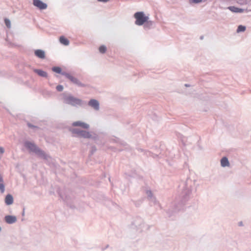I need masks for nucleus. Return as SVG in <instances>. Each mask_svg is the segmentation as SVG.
Returning <instances> with one entry per match:
<instances>
[{
    "mask_svg": "<svg viewBox=\"0 0 251 251\" xmlns=\"http://www.w3.org/2000/svg\"><path fill=\"white\" fill-rule=\"evenodd\" d=\"M52 70L53 72L57 73H61V69L58 67H53V68H52Z\"/></svg>",
    "mask_w": 251,
    "mask_h": 251,
    "instance_id": "18",
    "label": "nucleus"
},
{
    "mask_svg": "<svg viewBox=\"0 0 251 251\" xmlns=\"http://www.w3.org/2000/svg\"><path fill=\"white\" fill-rule=\"evenodd\" d=\"M66 101L68 104L73 106L80 105L81 104V100L73 96H69L66 98Z\"/></svg>",
    "mask_w": 251,
    "mask_h": 251,
    "instance_id": "3",
    "label": "nucleus"
},
{
    "mask_svg": "<svg viewBox=\"0 0 251 251\" xmlns=\"http://www.w3.org/2000/svg\"><path fill=\"white\" fill-rule=\"evenodd\" d=\"M0 190L1 193H3L4 191V186L2 183H0Z\"/></svg>",
    "mask_w": 251,
    "mask_h": 251,
    "instance_id": "22",
    "label": "nucleus"
},
{
    "mask_svg": "<svg viewBox=\"0 0 251 251\" xmlns=\"http://www.w3.org/2000/svg\"><path fill=\"white\" fill-rule=\"evenodd\" d=\"M73 133L77 134L80 137L84 138H90L91 135L90 134L86 131H80L77 129H73L72 130Z\"/></svg>",
    "mask_w": 251,
    "mask_h": 251,
    "instance_id": "5",
    "label": "nucleus"
},
{
    "mask_svg": "<svg viewBox=\"0 0 251 251\" xmlns=\"http://www.w3.org/2000/svg\"><path fill=\"white\" fill-rule=\"evenodd\" d=\"M89 105L96 110H98L99 108V102L96 100H91L89 102Z\"/></svg>",
    "mask_w": 251,
    "mask_h": 251,
    "instance_id": "9",
    "label": "nucleus"
},
{
    "mask_svg": "<svg viewBox=\"0 0 251 251\" xmlns=\"http://www.w3.org/2000/svg\"><path fill=\"white\" fill-rule=\"evenodd\" d=\"M134 17L136 19L135 24L138 25H143L149 20V17L145 16L143 12H138L135 13L134 15Z\"/></svg>",
    "mask_w": 251,
    "mask_h": 251,
    "instance_id": "1",
    "label": "nucleus"
},
{
    "mask_svg": "<svg viewBox=\"0 0 251 251\" xmlns=\"http://www.w3.org/2000/svg\"><path fill=\"white\" fill-rule=\"evenodd\" d=\"M5 24L8 28H10L11 26L10 21L7 19H5L4 20Z\"/></svg>",
    "mask_w": 251,
    "mask_h": 251,
    "instance_id": "19",
    "label": "nucleus"
},
{
    "mask_svg": "<svg viewBox=\"0 0 251 251\" xmlns=\"http://www.w3.org/2000/svg\"><path fill=\"white\" fill-rule=\"evenodd\" d=\"M35 72L38 75L43 77H46L47 76V74L46 72L41 70H35Z\"/></svg>",
    "mask_w": 251,
    "mask_h": 251,
    "instance_id": "14",
    "label": "nucleus"
},
{
    "mask_svg": "<svg viewBox=\"0 0 251 251\" xmlns=\"http://www.w3.org/2000/svg\"><path fill=\"white\" fill-rule=\"evenodd\" d=\"M25 146L31 151L34 152L41 156H45L44 153L31 142H25Z\"/></svg>",
    "mask_w": 251,
    "mask_h": 251,
    "instance_id": "2",
    "label": "nucleus"
},
{
    "mask_svg": "<svg viewBox=\"0 0 251 251\" xmlns=\"http://www.w3.org/2000/svg\"><path fill=\"white\" fill-rule=\"evenodd\" d=\"M0 152L2 154L4 152V149L2 147H0Z\"/></svg>",
    "mask_w": 251,
    "mask_h": 251,
    "instance_id": "23",
    "label": "nucleus"
},
{
    "mask_svg": "<svg viewBox=\"0 0 251 251\" xmlns=\"http://www.w3.org/2000/svg\"><path fill=\"white\" fill-rule=\"evenodd\" d=\"M56 89L58 91H59V92L62 91L63 89V86L60 85H58L56 87Z\"/></svg>",
    "mask_w": 251,
    "mask_h": 251,
    "instance_id": "20",
    "label": "nucleus"
},
{
    "mask_svg": "<svg viewBox=\"0 0 251 251\" xmlns=\"http://www.w3.org/2000/svg\"><path fill=\"white\" fill-rule=\"evenodd\" d=\"M35 55L41 59H44L45 57V52L41 50H37L35 51Z\"/></svg>",
    "mask_w": 251,
    "mask_h": 251,
    "instance_id": "10",
    "label": "nucleus"
},
{
    "mask_svg": "<svg viewBox=\"0 0 251 251\" xmlns=\"http://www.w3.org/2000/svg\"><path fill=\"white\" fill-rule=\"evenodd\" d=\"M221 164L222 166L226 167L228 166L229 165V163L227 158L226 157H224L222 158L221 160Z\"/></svg>",
    "mask_w": 251,
    "mask_h": 251,
    "instance_id": "12",
    "label": "nucleus"
},
{
    "mask_svg": "<svg viewBox=\"0 0 251 251\" xmlns=\"http://www.w3.org/2000/svg\"><path fill=\"white\" fill-rule=\"evenodd\" d=\"M5 221L7 223L11 224L16 222L17 218L14 216L8 215L5 217Z\"/></svg>",
    "mask_w": 251,
    "mask_h": 251,
    "instance_id": "7",
    "label": "nucleus"
},
{
    "mask_svg": "<svg viewBox=\"0 0 251 251\" xmlns=\"http://www.w3.org/2000/svg\"><path fill=\"white\" fill-rule=\"evenodd\" d=\"M73 126H80L81 127L84 128V129H87L89 128V125L87 124L86 123L81 122L80 121L75 122L73 123Z\"/></svg>",
    "mask_w": 251,
    "mask_h": 251,
    "instance_id": "8",
    "label": "nucleus"
},
{
    "mask_svg": "<svg viewBox=\"0 0 251 251\" xmlns=\"http://www.w3.org/2000/svg\"><path fill=\"white\" fill-rule=\"evenodd\" d=\"M228 8L233 12H242L243 11V9L237 8L235 6H230L228 7Z\"/></svg>",
    "mask_w": 251,
    "mask_h": 251,
    "instance_id": "15",
    "label": "nucleus"
},
{
    "mask_svg": "<svg viewBox=\"0 0 251 251\" xmlns=\"http://www.w3.org/2000/svg\"><path fill=\"white\" fill-rule=\"evenodd\" d=\"M5 202L7 205L11 204L13 202V199L11 195H7L5 199Z\"/></svg>",
    "mask_w": 251,
    "mask_h": 251,
    "instance_id": "11",
    "label": "nucleus"
},
{
    "mask_svg": "<svg viewBox=\"0 0 251 251\" xmlns=\"http://www.w3.org/2000/svg\"><path fill=\"white\" fill-rule=\"evenodd\" d=\"M98 0L100 2H106L108 1L109 0Z\"/></svg>",
    "mask_w": 251,
    "mask_h": 251,
    "instance_id": "24",
    "label": "nucleus"
},
{
    "mask_svg": "<svg viewBox=\"0 0 251 251\" xmlns=\"http://www.w3.org/2000/svg\"><path fill=\"white\" fill-rule=\"evenodd\" d=\"M245 30H246V27L245 26L240 25L238 26L237 30V32H242V31H244Z\"/></svg>",
    "mask_w": 251,
    "mask_h": 251,
    "instance_id": "16",
    "label": "nucleus"
},
{
    "mask_svg": "<svg viewBox=\"0 0 251 251\" xmlns=\"http://www.w3.org/2000/svg\"><path fill=\"white\" fill-rule=\"evenodd\" d=\"M33 5L40 9H45L47 7V4L44 3L40 0H33Z\"/></svg>",
    "mask_w": 251,
    "mask_h": 251,
    "instance_id": "6",
    "label": "nucleus"
},
{
    "mask_svg": "<svg viewBox=\"0 0 251 251\" xmlns=\"http://www.w3.org/2000/svg\"><path fill=\"white\" fill-rule=\"evenodd\" d=\"M62 75H64L67 78H68L71 82H72L73 83L79 86H82V87H84V85L83 84H82V83H81L78 80L77 78H76V77H74V76H73L72 75L69 74H67V73H62Z\"/></svg>",
    "mask_w": 251,
    "mask_h": 251,
    "instance_id": "4",
    "label": "nucleus"
},
{
    "mask_svg": "<svg viewBox=\"0 0 251 251\" xmlns=\"http://www.w3.org/2000/svg\"><path fill=\"white\" fill-rule=\"evenodd\" d=\"M59 41L60 43L64 45L67 46L69 44V41L64 36H61Z\"/></svg>",
    "mask_w": 251,
    "mask_h": 251,
    "instance_id": "13",
    "label": "nucleus"
},
{
    "mask_svg": "<svg viewBox=\"0 0 251 251\" xmlns=\"http://www.w3.org/2000/svg\"><path fill=\"white\" fill-rule=\"evenodd\" d=\"M202 0H189L190 3H199L202 1Z\"/></svg>",
    "mask_w": 251,
    "mask_h": 251,
    "instance_id": "21",
    "label": "nucleus"
},
{
    "mask_svg": "<svg viewBox=\"0 0 251 251\" xmlns=\"http://www.w3.org/2000/svg\"><path fill=\"white\" fill-rule=\"evenodd\" d=\"M99 50L100 53H104L106 50V48L104 46H101L100 47Z\"/></svg>",
    "mask_w": 251,
    "mask_h": 251,
    "instance_id": "17",
    "label": "nucleus"
}]
</instances>
